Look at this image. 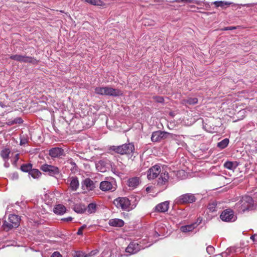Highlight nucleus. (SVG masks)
Segmentation results:
<instances>
[{
  "label": "nucleus",
  "instance_id": "f257e3e1",
  "mask_svg": "<svg viewBox=\"0 0 257 257\" xmlns=\"http://www.w3.org/2000/svg\"><path fill=\"white\" fill-rule=\"evenodd\" d=\"M94 90L95 93L101 95L118 97L123 95V92L120 89L110 86L97 87Z\"/></svg>",
  "mask_w": 257,
  "mask_h": 257
},
{
  "label": "nucleus",
  "instance_id": "f03ea898",
  "mask_svg": "<svg viewBox=\"0 0 257 257\" xmlns=\"http://www.w3.org/2000/svg\"><path fill=\"white\" fill-rule=\"evenodd\" d=\"M20 222V218L18 216L14 214L9 215L8 221H5L3 224V227L5 230H9L13 228L18 227Z\"/></svg>",
  "mask_w": 257,
  "mask_h": 257
},
{
  "label": "nucleus",
  "instance_id": "7ed1b4c3",
  "mask_svg": "<svg viewBox=\"0 0 257 257\" xmlns=\"http://www.w3.org/2000/svg\"><path fill=\"white\" fill-rule=\"evenodd\" d=\"M253 200L249 196H244L236 204V207L240 211L244 212L245 210L251 209L253 207Z\"/></svg>",
  "mask_w": 257,
  "mask_h": 257
},
{
  "label": "nucleus",
  "instance_id": "20e7f679",
  "mask_svg": "<svg viewBox=\"0 0 257 257\" xmlns=\"http://www.w3.org/2000/svg\"><path fill=\"white\" fill-rule=\"evenodd\" d=\"M113 203L117 208L123 210L130 211L132 209L130 201L126 197H118L114 200Z\"/></svg>",
  "mask_w": 257,
  "mask_h": 257
},
{
  "label": "nucleus",
  "instance_id": "39448f33",
  "mask_svg": "<svg viewBox=\"0 0 257 257\" xmlns=\"http://www.w3.org/2000/svg\"><path fill=\"white\" fill-rule=\"evenodd\" d=\"M110 150L115 151L120 154H131L135 150L134 146L132 144H124L120 146H112Z\"/></svg>",
  "mask_w": 257,
  "mask_h": 257
},
{
  "label": "nucleus",
  "instance_id": "423d86ee",
  "mask_svg": "<svg viewBox=\"0 0 257 257\" xmlns=\"http://www.w3.org/2000/svg\"><path fill=\"white\" fill-rule=\"evenodd\" d=\"M10 58L21 63H31L34 64L38 62L34 58L26 55H12L10 56Z\"/></svg>",
  "mask_w": 257,
  "mask_h": 257
},
{
  "label": "nucleus",
  "instance_id": "0eeeda50",
  "mask_svg": "<svg viewBox=\"0 0 257 257\" xmlns=\"http://www.w3.org/2000/svg\"><path fill=\"white\" fill-rule=\"evenodd\" d=\"M220 217L222 220L226 222L234 221L236 219L233 211L230 209L224 210L220 214Z\"/></svg>",
  "mask_w": 257,
  "mask_h": 257
},
{
  "label": "nucleus",
  "instance_id": "6e6552de",
  "mask_svg": "<svg viewBox=\"0 0 257 257\" xmlns=\"http://www.w3.org/2000/svg\"><path fill=\"white\" fill-rule=\"evenodd\" d=\"M196 198L193 194L187 193L180 196L177 199L178 203L180 204L191 203L195 202Z\"/></svg>",
  "mask_w": 257,
  "mask_h": 257
},
{
  "label": "nucleus",
  "instance_id": "1a4fd4ad",
  "mask_svg": "<svg viewBox=\"0 0 257 257\" xmlns=\"http://www.w3.org/2000/svg\"><path fill=\"white\" fill-rule=\"evenodd\" d=\"M161 173V167L158 165L152 167L148 171L147 178L149 180H153Z\"/></svg>",
  "mask_w": 257,
  "mask_h": 257
},
{
  "label": "nucleus",
  "instance_id": "9d476101",
  "mask_svg": "<svg viewBox=\"0 0 257 257\" xmlns=\"http://www.w3.org/2000/svg\"><path fill=\"white\" fill-rule=\"evenodd\" d=\"M40 169L43 171L48 173L51 176L58 174L60 172L57 167L46 164L42 165Z\"/></svg>",
  "mask_w": 257,
  "mask_h": 257
},
{
  "label": "nucleus",
  "instance_id": "9b49d317",
  "mask_svg": "<svg viewBox=\"0 0 257 257\" xmlns=\"http://www.w3.org/2000/svg\"><path fill=\"white\" fill-rule=\"evenodd\" d=\"M81 185L82 189L86 192L92 191L95 188L94 182L89 178L85 179Z\"/></svg>",
  "mask_w": 257,
  "mask_h": 257
},
{
  "label": "nucleus",
  "instance_id": "f8f14e48",
  "mask_svg": "<svg viewBox=\"0 0 257 257\" xmlns=\"http://www.w3.org/2000/svg\"><path fill=\"white\" fill-rule=\"evenodd\" d=\"M167 133L161 130L154 132L152 135L151 140L153 142H159L167 137Z\"/></svg>",
  "mask_w": 257,
  "mask_h": 257
},
{
  "label": "nucleus",
  "instance_id": "ddd939ff",
  "mask_svg": "<svg viewBox=\"0 0 257 257\" xmlns=\"http://www.w3.org/2000/svg\"><path fill=\"white\" fill-rule=\"evenodd\" d=\"M99 188L102 191H108L112 190L113 189H115L113 187L112 181H102L100 183Z\"/></svg>",
  "mask_w": 257,
  "mask_h": 257
},
{
  "label": "nucleus",
  "instance_id": "4468645a",
  "mask_svg": "<svg viewBox=\"0 0 257 257\" xmlns=\"http://www.w3.org/2000/svg\"><path fill=\"white\" fill-rule=\"evenodd\" d=\"M141 249L139 245L137 243H131L125 249L126 252L130 254H134L138 252Z\"/></svg>",
  "mask_w": 257,
  "mask_h": 257
},
{
  "label": "nucleus",
  "instance_id": "2eb2a0df",
  "mask_svg": "<svg viewBox=\"0 0 257 257\" xmlns=\"http://www.w3.org/2000/svg\"><path fill=\"white\" fill-rule=\"evenodd\" d=\"M63 154V150L60 148H54L49 150V155L52 158L59 157Z\"/></svg>",
  "mask_w": 257,
  "mask_h": 257
},
{
  "label": "nucleus",
  "instance_id": "dca6fc26",
  "mask_svg": "<svg viewBox=\"0 0 257 257\" xmlns=\"http://www.w3.org/2000/svg\"><path fill=\"white\" fill-rule=\"evenodd\" d=\"M108 224L111 226L120 227L124 225V221L120 219L113 218L108 221Z\"/></svg>",
  "mask_w": 257,
  "mask_h": 257
},
{
  "label": "nucleus",
  "instance_id": "f3484780",
  "mask_svg": "<svg viewBox=\"0 0 257 257\" xmlns=\"http://www.w3.org/2000/svg\"><path fill=\"white\" fill-rule=\"evenodd\" d=\"M169 208V202L165 201L164 202L159 204L156 206V210L157 211L164 212L167 211Z\"/></svg>",
  "mask_w": 257,
  "mask_h": 257
},
{
  "label": "nucleus",
  "instance_id": "a211bd4d",
  "mask_svg": "<svg viewBox=\"0 0 257 257\" xmlns=\"http://www.w3.org/2000/svg\"><path fill=\"white\" fill-rule=\"evenodd\" d=\"M198 224L197 223H194L193 224L182 226L180 227V230L182 232L187 233L190 231H192L195 228L197 227Z\"/></svg>",
  "mask_w": 257,
  "mask_h": 257
},
{
  "label": "nucleus",
  "instance_id": "6ab92c4d",
  "mask_svg": "<svg viewBox=\"0 0 257 257\" xmlns=\"http://www.w3.org/2000/svg\"><path fill=\"white\" fill-rule=\"evenodd\" d=\"M53 211L55 214L62 215L65 213L66 208L64 205L58 204L54 208Z\"/></svg>",
  "mask_w": 257,
  "mask_h": 257
},
{
  "label": "nucleus",
  "instance_id": "aec40b11",
  "mask_svg": "<svg viewBox=\"0 0 257 257\" xmlns=\"http://www.w3.org/2000/svg\"><path fill=\"white\" fill-rule=\"evenodd\" d=\"M139 183L140 180L137 177L130 178L127 181L128 186L132 188H136Z\"/></svg>",
  "mask_w": 257,
  "mask_h": 257
},
{
  "label": "nucleus",
  "instance_id": "412c9836",
  "mask_svg": "<svg viewBox=\"0 0 257 257\" xmlns=\"http://www.w3.org/2000/svg\"><path fill=\"white\" fill-rule=\"evenodd\" d=\"M168 173L165 172L160 173V177L159 178L158 183L162 185L167 182L169 179Z\"/></svg>",
  "mask_w": 257,
  "mask_h": 257
},
{
  "label": "nucleus",
  "instance_id": "4be33fe9",
  "mask_svg": "<svg viewBox=\"0 0 257 257\" xmlns=\"http://www.w3.org/2000/svg\"><path fill=\"white\" fill-rule=\"evenodd\" d=\"M238 163L237 162L227 161L224 164V167L231 170H234L237 166Z\"/></svg>",
  "mask_w": 257,
  "mask_h": 257
},
{
  "label": "nucleus",
  "instance_id": "5701e85b",
  "mask_svg": "<svg viewBox=\"0 0 257 257\" xmlns=\"http://www.w3.org/2000/svg\"><path fill=\"white\" fill-rule=\"evenodd\" d=\"M198 102V99L196 97H194V98H188V99H183L181 101V103L183 104V105H186L187 104H189V105H193V104H195L197 103Z\"/></svg>",
  "mask_w": 257,
  "mask_h": 257
},
{
  "label": "nucleus",
  "instance_id": "b1692460",
  "mask_svg": "<svg viewBox=\"0 0 257 257\" xmlns=\"http://www.w3.org/2000/svg\"><path fill=\"white\" fill-rule=\"evenodd\" d=\"M79 185L78 180L77 178H72L70 184V187L72 190L76 191Z\"/></svg>",
  "mask_w": 257,
  "mask_h": 257
},
{
  "label": "nucleus",
  "instance_id": "393cba45",
  "mask_svg": "<svg viewBox=\"0 0 257 257\" xmlns=\"http://www.w3.org/2000/svg\"><path fill=\"white\" fill-rule=\"evenodd\" d=\"M74 210L78 213H83L86 210V207L84 204H76L74 205Z\"/></svg>",
  "mask_w": 257,
  "mask_h": 257
},
{
  "label": "nucleus",
  "instance_id": "a878e982",
  "mask_svg": "<svg viewBox=\"0 0 257 257\" xmlns=\"http://www.w3.org/2000/svg\"><path fill=\"white\" fill-rule=\"evenodd\" d=\"M23 121L22 119L21 118V117H16L15 118H14L13 119H8L6 123L8 125H12L14 124L21 123L23 122Z\"/></svg>",
  "mask_w": 257,
  "mask_h": 257
},
{
  "label": "nucleus",
  "instance_id": "bb28decb",
  "mask_svg": "<svg viewBox=\"0 0 257 257\" xmlns=\"http://www.w3.org/2000/svg\"><path fill=\"white\" fill-rule=\"evenodd\" d=\"M10 150L8 148L3 149L1 152V156L5 161H7L9 158Z\"/></svg>",
  "mask_w": 257,
  "mask_h": 257
},
{
  "label": "nucleus",
  "instance_id": "cd10ccee",
  "mask_svg": "<svg viewBox=\"0 0 257 257\" xmlns=\"http://www.w3.org/2000/svg\"><path fill=\"white\" fill-rule=\"evenodd\" d=\"M96 168L97 170L101 172H104L106 171V167L105 163L100 161L96 164Z\"/></svg>",
  "mask_w": 257,
  "mask_h": 257
},
{
  "label": "nucleus",
  "instance_id": "c85d7f7f",
  "mask_svg": "<svg viewBox=\"0 0 257 257\" xmlns=\"http://www.w3.org/2000/svg\"><path fill=\"white\" fill-rule=\"evenodd\" d=\"M229 141L228 139H224L220 142L217 143V146L220 149L225 148L229 144Z\"/></svg>",
  "mask_w": 257,
  "mask_h": 257
},
{
  "label": "nucleus",
  "instance_id": "c756f323",
  "mask_svg": "<svg viewBox=\"0 0 257 257\" xmlns=\"http://www.w3.org/2000/svg\"><path fill=\"white\" fill-rule=\"evenodd\" d=\"M29 175L34 179L39 178L41 175V173L37 169L31 170Z\"/></svg>",
  "mask_w": 257,
  "mask_h": 257
},
{
  "label": "nucleus",
  "instance_id": "7c9ffc66",
  "mask_svg": "<svg viewBox=\"0 0 257 257\" xmlns=\"http://www.w3.org/2000/svg\"><path fill=\"white\" fill-rule=\"evenodd\" d=\"M231 3H228L224 1H216L214 3V4L216 7L224 8L231 5Z\"/></svg>",
  "mask_w": 257,
  "mask_h": 257
},
{
  "label": "nucleus",
  "instance_id": "2f4dec72",
  "mask_svg": "<svg viewBox=\"0 0 257 257\" xmlns=\"http://www.w3.org/2000/svg\"><path fill=\"white\" fill-rule=\"evenodd\" d=\"M96 210V204L95 203H90L87 207V211L89 213H94Z\"/></svg>",
  "mask_w": 257,
  "mask_h": 257
},
{
  "label": "nucleus",
  "instance_id": "473e14b6",
  "mask_svg": "<svg viewBox=\"0 0 257 257\" xmlns=\"http://www.w3.org/2000/svg\"><path fill=\"white\" fill-rule=\"evenodd\" d=\"M85 1L92 5L94 6H102L103 2L101 0H85Z\"/></svg>",
  "mask_w": 257,
  "mask_h": 257
},
{
  "label": "nucleus",
  "instance_id": "72a5a7b5",
  "mask_svg": "<svg viewBox=\"0 0 257 257\" xmlns=\"http://www.w3.org/2000/svg\"><path fill=\"white\" fill-rule=\"evenodd\" d=\"M32 165L31 164L23 165L21 166V170L23 172H29L32 170Z\"/></svg>",
  "mask_w": 257,
  "mask_h": 257
},
{
  "label": "nucleus",
  "instance_id": "f704fd0d",
  "mask_svg": "<svg viewBox=\"0 0 257 257\" xmlns=\"http://www.w3.org/2000/svg\"><path fill=\"white\" fill-rule=\"evenodd\" d=\"M153 99L154 100L159 103H163L164 101V98L162 96H154Z\"/></svg>",
  "mask_w": 257,
  "mask_h": 257
},
{
  "label": "nucleus",
  "instance_id": "c9c22d12",
  "mask_svg": "<svg viewBox=\"0 0 257 257\" xmlns=\"http://www.w3.org/2000/svg\"><path fill=\"white\" fill-rule=\"evenodd\" d=\"M86 227V225H83L81 226L78 230L77 234L78 235H82L83 233V230Z\"/></svg>",
  "mask_w": 257,
  "mask_h": 257
},
{
  "label": "nucleus",
  "instance_id": "e433bc0d",
  "mask_svg": "<svg viewBox=\"0 0 257 257\" xmlns=\"http://www.w3.org/2000/svg\"><path fill=\"white\" fill-rule=\"evenodd\" d=\"M74 257H86L85 253L83 252H78Z\"/></svg>",
  "mask_w": 257,
  "mask_h": 257
},
{
  "label": "nucleus",
  "instance_id": "4c0bfd02",
  "mask_svg": "<svg viewBox=\"0 0 257 257\" xmlns=\"http://www.w3.org/2000/svg\"><path fill=\"white\" fill-rule=\"evenodd\" d=\"M250 239L254 242H257V234H254L250 236Z\"/></svg>",
  "mask_w": 257,
  "mask_h": 257
},
{
  "label": "nucleus",
  "instance_id": "58836bf2",
  "mask_svg": "<svg viewBox=\"0 0 257 257\" xmlns=\"http://www.w3.org/2000/svg\"><path fill=\"white\" fill-rule=\"evenodd\" d=\"M51 257H62V256L59 252H58L57 251H55L52 254Z\"/></svg>",
  "mask_w": 257,
  "mask_h": 257
},
{
  "label": "nucleus",
  "instance_id": "ea45409f",
  "mask_svg": "<svg viewBox=\"0 0 257 257\" xmlns=\"http://www.w3.org/2000/svg\"><path fill=\"white\" fill-rule=\"evenodd\" d=\"M206 250L209 254H210L213 251L214 248L212 246H208L206 248Z\"/></svg>",
  "mask_w": 257,
  "mask_h": 257
},
{
  "label": "nucleus",
  "instance_id": "a19ab883",
  "mask_svg": "<svg viewBox=\"0 0 257 257\" xmlns=\"http://www.w3.org/2000/svg\"><path fill=\"white\" fill-rule=\"evenodd\" d=\"M235 29V27H225L222 30H224V31H227V30H234Z\"/></svg>",
  "mask_w": 257,
  "mask_h": 257
},
{
  "label": "nucleus",
  "instance_id": "79ce46f5",
  "mask_svg": "<svg viewBox=\"0 0 257 257\" xmlns=\"http://www.w3.org/2000/svg\"><path fill=\"white\" fill-rule=\"evenodd\" d=\"M185 2L187 3H193V0H176V2Z\"/></svg>",
  "mask_w": 257,
  "mask_h": 257
},
{
  "label": "nucleus",
  "instance_id": "37998d69",
  "mask_svg": "<svg viewBox=\"0 0 257 257\" xmlns=\"http://www.w3.org/2000/svg\"><path fill=\"white\" fill-rule=\"evenodd\" d=\"M62 220L66 221H70L72 220V218L71 217H69L63 218V219H62Z\"/></svg>",
  "mask_w": 257,
  "mask_h": 257
},
{
  "label": "nucleus",
  "instance_id": "c03bdc74",
  "mask_svg": "<svg viewBox=\"0 0 257 257\" xmlns=\"http://www.w3.org/2000/svg\"><path fill=\"white\" fill-rule=\"evenodd\" d=\"M18 178V175L17 173H14L12 176L13 179H17Z\"/></svg>",
  "mask_w": 257,
  "mask_h": 257
},
{
  "label": "nucleus",
  "instance_id": "a18cd8bd",
  "mask_svg": "<svg viewBox=\"0 0 257 257\" xmlns=\"http://www.w3.org/2000/svg\"><path fill=\"white\" fill-rule=\"evenodd\" d=\"M27 142V139L21 140V142H20V144L21 145H23V144H26Z\"/></svg>",
  "mask_w": 257,
  "mask_h": 257
},
{
  "label": "nucleus",
  "instance_id": "49530a36",
  "mask_svg": "<svg viewBox=\"0 0 257 257\" xmlns=\"http://www.w3.org/2000/svg\"><path fill=\"white\" fill-rule=\"evenodd\" d=\"M5 161V164H4L5 166L6 167H7V168L9 167V163L7 162H6L7 161Z\"/></svg>",
  "mask_w": 257,
  "mask_h": 257
},
{
  "label": "nucleus",
  "instance_id": "de8ad7c7",
  "mask_svg": "<svg viewBox=\"0 0 257 257\" xmlns=\"http://www.w3.org/2000/svg\"><path fill=\"white\" fill-rule=\"evenodd\" d=\"M151 189V187H148L146 188V191L147 192H149Z\"/></svg>",
  "mask_w": 257,
  "mask_h": 257
},
{
  "label": "nucleus",
  "instance_id": "09e8293b",
  "mask_svg": "<svg viewBox=\"0 0 257 257\" xmlns=\"http://www.w3.org/2000/svg\"><path fill=\"white\" fill-rule=\"evenodd\" d=\"M169 114H170L171 116H173V117L174 116V113H173V112H170L169 113Z\"/></svg>",
  "mask_w": 257,
  "mask_h": 257
},
{
  "label": "nucleus",
  "instance_id": "8fccbe9b",
  "mask_svg": "<svg viewBox=\"0 0 257 257\" xmlns=\"http://www.w3.org/2000/svg\"><path fill=\"white\" fill-rule=\"evenodd\" d=\"M18 156H19V154H17L16 155V160H18Z\"/></svg>",
  "mask_w": 257,
  "mask_h": 257
},
{
  "label": "nucleus",
  "instance_id": "3c124183",
  "mask_svg": "<svg viewBox=\"0 0 257 257\" xmlns=\"http://www.w3.org/2000/svg\"><path fill=\"white\" fill-rule=\"evenodd\" d=\"M211 205H209V209H213V206H212V207H211Z\"/></svg>",
  "mask_w": 257,
  "mask_h": 257
}]
</instances>
